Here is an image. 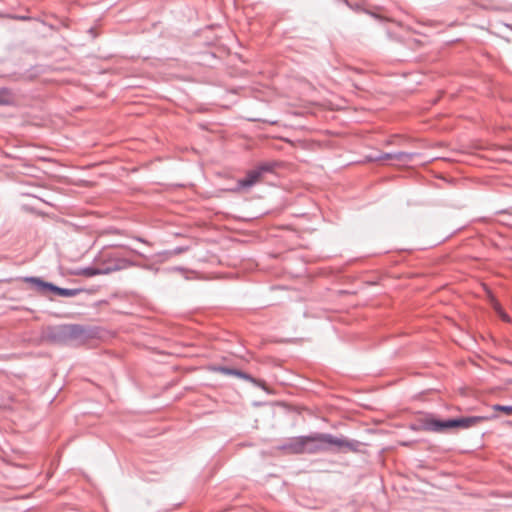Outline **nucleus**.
Returning <instances> with one entry per match:
<instances>
[{"mask_svg": "<svg viewBox=\"0 0 512 512\" xmlns=\"http://www.w3.org/2000/svg\"><path fill=\"white\" fill-rule=\"evenodd\" d=\"M272 168L268 164L261 165L259 168L250 170L247 173L246 178L238 181V185L241 188L251 187L254 184L258 183L262 179V174L264 172L270 171Z\"/></svg>", "mask_w": 512, "mask_h": 512, "instance_id": "7ed1b4c3", "label": "nucleus"}, {"mask_svg": "<svg viewBox=\"0 0 512 512\" xmlns=\"http://www.w3.org/2000/svg\"><path fill=\"white\" fill-rule=\"evenodd\" d=\"M12 102V97L8 90H0V105H8Z\"/></svg>", "mask_w": 512, "mask_h": 512, "instance_id": "423d86ee", "label": "nucleus"}, {"mask_svg": "<svg viewBox=\"0 0 512 512\" xmlns=\"http://www.w3.org/2000/svg\"><path fill=\"white\" fill-rule=\"evenodd\" d=\"M493 410L501 411L506 415H512V406L494 405Z\"/></svg>", "mask_w": 512, "mask_h": 512, "instance_id": "6e6552de", "label": "nucleus"}, {"mask_svg": "<svg viewBox=\"0 0 512 512\" xmlns=\"http://www.w3.org/2000/svg\"><path fill=\"white\" fill-rule=\"evenodd\" d=\"M326 443H315V444H308L307 447H317V451H320L322 449H324V445Z\"/></svg>", "mask_w": 512, "mask_h": 512, "instance_id": "9b49d317", "label": "nucleus"}, {"mask_svg": "<svg viewBox=\"0 0 512 512\" xmlns=\"http://www.w3.org/2000/svg\"><path fill=\"white\" fill-rule=\"evenodd\" d=\"M489 419L490 417L488 416H471L447 421L432 420L428 422L427 425L428 429L435 432H441L451 428H469L488 421Z\"/></svg>", "mask_w": 512, "mask_h": 512, "instance_id": "f03ea898", "label": "nucleus"}, {"mask_svg": "<svg viewBox=\"0 0 512 512\" xmlns=\"http://www.w3.org/2000/svg\"><path fill=\"white\" fill-rule=\"evenodd\" d=\"M78 328L76 326H69L66 328V334H75Z\"/></svg>", "mask_w": 512, "mask_h": 512, "instance_id": "f8f14e48", "label": "nucleus"}, {"mask_svg": "<svg viewBox=\"0 0 512 512\" xmlns=\"http://www.w3.org/2000/svg\"><path fill=\"white\" fill-rule=\"evenodd\" d=\"M494 306V309L495 311L498 313V315L504 320V321H509V317L508 315L503 311V309L501 308L500 304L498 302H495L493 304Z\"/></svg>", "mask_w": 512, "mask_h": 512, "instance_id": "0eeeda50", "label": "nucleus"}, {"mask_svg": "<svg viewBox=\"0 0 512 512\" xmlns=\"http://www.w3.org/2000/svg\"><path fill=\"white\" fill-rule=\"evenodd\" d=\"M315 443H329L330 445L338 447L347 445V442L343 439L335 438L328 434H315L312 436L294 438L288 444V449L292 453H314L317 452V447H307V445Z\"/></svg>", "mask_w": 512, "mask_h": 512, "instance_id": "f257e3e1", "label": "nucleus"}, {"mask_svg": "<svg viewBox=\"0 0 512 512\" xmlns=\"http://www.w3.org/2000/svg\"><path fill=\"white\" fill-rule=\"evenodd\" d=\"M214 370L222 372L224 374H228V375L243 376V374L241 372L236 371V370H232V369H228V368L220 367V368H214Z\"/></svg>", "mask_w": 512, "mask_h": 512, "instance_id": "1a4fd4ad", "label": "nucleus"}, {"mask_svg": "<svg viewBox=\"0 0 512 512\" xmlns=\"http://www.w3.org/2000/svg\"><path fill=\"white\" fill-rule=\"evenodd\" d=\"M116 269L117 268H114V270H116ZM111 271H113V269L107 268V269L101 270V269L88 267V268L82 269L78 274L86 276V277H92V276L101 275V274H108Z\"/></svg>", "mask_w": 512, "mask_h": 512, "instance_id": "39448f33", "label": "nucleus"}, {"mask_svg": "<svg viewBox=\"0 0 512 512\" xmlns=\"http://www.w3.org/2000/svg\"><path fill=\"white\" fill-rule=\"evenodd\" d=\"M25 281L29 282V283H33L41 288H47L51 291H54L55 293H57L60 296L71 297V296H75L77 293L76 290L59 288V287L54 286L53 284L43 282L42 280H40L39 278H36V277L26 278Z\"/></svg>", "mask_w": 512, "mask_h": 512, "instance_id": "20e7f679", "label": "nucleus"}, {"mask_svg": "<svg viewBox=\"0 0 512 512\" xmlns=\"http://www.w3.org/2000/svg\"><path fill=\"white\" fill-rule=\"evenodd\" d=\"M391 158H395L397 160H405L406 158H409V155L406 153H399V154H396L395 156H392L390 154H387L385 156V159H391Z\"/></svg>", "mask_w": 512, "mask_h": 512, "instance_id": "9d476101", "label": "nucleus"}]
</instances>
